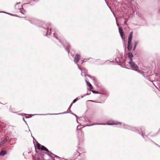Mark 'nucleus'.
I'll return each instance as SVG.
<instances>
[{
    "instance_id": "de8ad7c7",
    "label": "nucleus",
    "mask_w": 160,
    "mask_h": 160,
    "mask_svg": "<svg viewBox=\"0 0 160 160\" xmlns=\"http://www.w3.org/2000/svg\"><path fill=\"white\" fill-rule=\"evenodd\" d=\"M87 96V95H86V94H85V95H83V96H84V97H85V96Z\"/></svg>"
},
{
    "instance_id": "4c0bfd02",
    "label": "nucleus",
    "mask_w": 160,
    "mask_h": 160,
    "mask_svg": "<svg viewBox=\"0 0 160 160\" xmlns=\"http://www.w3.org/2000/svg\"><path fill=\"white\" fill-rule=\"evenodd\" d=\"M89 101H90V102H95V101H93V100H90Z\"/></svg>"
},
{
    "instance_id": "f704fd0d",
    "label": "nucleus",
    "mask_w": 160,
    "mask_h": 160,
    "mask_svg": "<svg viewBox=\"0 0 160 160\" xmlns=\"http://www.w3.org/2000/svg\"><path fill=\"white\" fill-rule=\"evenodd\" d=\"M72 104H71V105H70V106L69 107L68 109L71 108V106H72Z\"/></svg>"
},
{
    "instance_id": "a211bd4d",
    "label": "nucleus",
    "mask_w": 160,
    "mask_h": 160,
    "mask_svg": "<svg viewBox=\"0 0 160 160\" xmlns=\"http://www.w3.org/2000/svg\"><path fill=\"white\" fill-rule=\"evenodd\" d=\"M142 137L145 139V140H146V138L147 137V136H145L144 134V133L142 131Z\"/></svg>"
},
{
    "instance_id": "dca6fc26",
    "label": "nucleus",
    "mask_w": 160,
    "mask_h": 160,
    "mask_svg": "<svg viewBox=\"0 0 160 160\" xmlns=\"http://www.w3.org/2000/svg\"><path fill=\"white\" fill-rule=\"evenodd\" d=\"M41 145L39 143H37V148L38 150H40L41 149Z\"/></svg>"
},
{
    "instance_id": "37998d69",
    "label": "nucleus",
    "mask_w": 160,
    "mask_h": 160,
    "mask_svg": "<svg viewBox=\"0 0 160 160\" xmlns=\"http://www.w3.org/2000/svg\"><path fill=\"white\" fill-rule=\"evenodd\" d=\"M20 12H21V13H22V14H24V13H23V12H22V11H20Z\"/></svg>"
},
{
    "instance_id": "e433bc0d",
    "label": "nucleus",
    "mask_w": 160,
    "mask_h": 160,
    "mask_svg": "<svg viewBox=\"0 0 160 160\" xmlns=\"http://www.w3.org/2000/svg\"><path fill=\"white\" fill-rule=\"evenodd\" d=\"M23 121H24L25 122V123H26V124H27V122H26L25 121V119H24V118H23Z\"/></svg>"
},
{
    "instance_id": "b1692460",
    "label": "nucleus",
    "mask_w": 160,
    "mask_h": 160,
    "mask_svg": "<svg viewBox=\"0 0 160 160\" xmlns=\"http://www.w3.org/2000/svg\"><path fill=\"white\" fill-rule=\"evenodd\" d=\"M78 100V98H76L73 100L72 103V104H73V103H75Z\"/></svg>"
},
{
    "instance_id": "c756f323",
    "label": "nucleus",
    "mask_w": 160,
    "mask_h": 160,
    "mask_svg": "<svg viewBox=\"0 0 160 160\" xmlns=\"http://www.w3.org/2000/svg\"><path fill=\"white\" fill-rule=\"evenodd\" d=\"M124 20H125V21L124 22V23L125 24H126L127 21H128V19L127 18H125V19H124Z\"/></svg>"
},
{
    "instance_id": "49530a36",
    "label": "nucleus",
    "mask_w": 160,
    "mask_h": 160,
    "mask_svg": "<svg viewBox=\"0 0 160 160\" xmlns=\"http://www.w3.org/2000/svg\"><path fill=\"white\" fill-rule=\"evenodd\" d=\"M26 118H29V117H27V116H26Z\"/></svg>"
},
{
    "instance_id": "864d4df0",
    "label": "nucleus",
    "mask_w": 160,
    "mask_h": 160,
    "mask_svg": "<svg viewBox=\"0 0 160 160\" xmlns=\"http://www.w3.org/2000/svg\"><path fill=\"white\" fill-rule=\"evenodd\" d=\"M77 122L78 123V120H77Z\"/></svg>"
},
{
    "instance_id": "5fc2aeb1",
    "label": "nucleus",
    "mask_w": 160,
    "mask_h": 160,
    "mask_svg": "<svg viewBox=\"0 0 160 160\" xmlns=\"http://www.w3.org/2000/svg\"><path fill=\"white\" fill-rule=\"evenodd\" d=\"M116 59V60H115V61H117V58H116V59Z\"/></svg>"
},
{
    "instance_id": "6ab92c4d",
    "label": "nucleus",
    "mask_w": 160,
    "mask_h": 160,
    "mask_svg": "<svg viewBox=\"0 0 160 160\" xmlns=\"http://www.w3.org/2000/svg\"><path fill=\"white\" fill-rule=\"evenodd\" d=\"M51 154H52V155H54V156H55V157H57V158H58V156H57V155H54V154H53L52 153V154L51 153H49V152H48V155L49 156H50V157H51Z\"/></svg>"
},
{
    "instance_id": "8fccbe9b",
    "label": "nucleus",
    "mask_w": 160,
    "mask_h": 160,
    "mask_svg": "<svg viewBox=\"0 0 160 160\" xmlns=\"http://www.w3.org/2000/svg\"><path fill=\"white\" fill-rule=\"evenodd\" d=\"M24 114L25 115H28V114Z\"/></svg>"
},
{
    "instance_id": "c85d7f7f",
    "label": "nucleus",
    "mask_w": 160,
    "mask_h": 160,
    "mask_svg": "<svg viewBox=\"0 0 160 160\" xmlns=\"http://www.w3.org/2000/svg\"><path fill=\"white\" fill-rule=\"evenodd\" d=\"M45 148V147H44L43 146H42L41 147V149H40V150H44V149Z\"/></svg>"
},
{
    "instance_id": "a18cd8bd",
    "label": "nucleus",
    "mask_w": 160,
    "mask_h": 160,
    "mask_svg": "<svg viewBox=\"0 0 160 160\" xmlns=\"http://www.w3.org/2000/svg\"><path fill=\"white\" fill-rule=\"evenodd\" d=\"M71 56H72V57H73L74 56V54H72V55Z\"/></svg>"
},
{
    "instance_id": "f8f14e48",
    "label": "nucleus",
    "mask_w": 160,
    "mask_h": 160,
    "mask_svg": "<svg viewBox=\"0 0 160 160\" xmlns=\"http://www.w3.org/2000/svg\"><path fill=\"white\" fill-rule=\"evenodd\" d=\"M132 35H133V32H132L130 33L129 34L128 39L132 40Z\"/></svg>"
},
{
    "instance_id": "f03ea898",
    "label": "nucleus",
    "mask_w": 160,
    "mask_h": 160,
    "mask_svg": "<svg viewBox=\"0 0 160 160\" xmlns=\"http://www.w3.org/2000/svg\"><path fill=\"white\" fill-rule=\"evenodd\" d=\"M118 127L119 128H122L123 129L130 130L132 131H135L136 128L134 127H132L131 126L124 123L119 122Z\"/></svg>"
},
{
    "instance_id": "cd10ccee",
    "label": "nucleus",
    "mask_w": 160,
    "mask_h": 160,
    "mask_svg": "<svg viewBox=\"0 0 160 160\" xmlns=\"http://www.w3.org/2000/svg\"><path fill=\"white\" fill-rule=\"evenodd\" d=\"M98 125V123L96 122V123H93V124H92L91 125H89L88 126H93V125Z\"/></svg>"
},
{
    "instance_id": "7ed1b4c3",
    "label": "nucleus",
    "mask_w": 160,
    "mask_h": 160,
    "mask_svg": "<svg viewBox=\"0 0 160 160\" xmlns=\"http://www.w3.org/2000/svg\"><path fill=\"white\" fill-rule=\"evenodd\" d=\"M80 58V55L78 53H77L74 58V62L77 65L78 67V68L82 70L80 68L78 64V62H79Z\"/></svg>"
},
{
    "instance_id": "a878e982",
    "label": "nucleus",
    "mask_w": 160,
    "mask_h": 160,
    "mask_svg": "<svg viewBox=\"0 0 160 160\" xmlns=\"http://www.w3.org/2000/svg\"><path fill=\"white\" fill-rule=\"evenodd\" d=\"M44 151H47V152H48L49 153H51L52 154V153L51 152H50V151H49L48 150L47 148L46 147H45V148L44 149Z\"/></svg>"
},
{
    "instance_id": "2eb2a0df",
    "label": "nucleus",
    "mask_w": 160,
    "mask_h": 160,
    "mask_svg": "<svg viewBox=\"0 0 160 160\" xmlns=\"http://www.w3.org/2000/svg\"><path fill=\"white\" fill-rule=\"evenodd\" d=\"M3 12V13H6L8 14H9V15H10L11 16H16V17H18V16L16 15V14H11V13H7V12Z\"/></svg>"
},
{
    "instance_id": "393cba45",
    "label": "nucleus",
    "mask_w": 160,
    "mask_h": 160,
    "mask_svg": "<svg viewBox=\"0 0 160 160\" xmlns=\"http://www.w3.org/2000/svg\"><path fill=\"white\" fill-rule=\"evenodd\" d=\"M150 140V141H151V142H152V143H153L154 144L156 145L158 147H159L160 148V146H159L158 145L157 143H155V142H153L151 140Z\"/></svg>"
},
{
    "instance_id": "7c9ffc66",
    "label": "nucleus",
    "mask_w": 160,
    "mask_h": 160,
    "mask_svg": "<svg viewBox=\"0 0 160 160\" xmlns=\"http://www.w3.org/2000/svg\"><path fill=\"white\" fill-rule=\"evenodd\" d=\"M71 114H72V115H73L74 116L77 118H78L77 116L75 114L72 113H71Z\"/></svg>"
},
{
    "instance_id": "ddd939ff",
    "label": "nucleus",
    "mask_w": 160,
    "mask_h": 160,
    "mask_svg": "<svg viewBox=\"0 0 160 160\" xmlns=\"http://www.w3.org/2000/svg\"><path fill=\"white\" fill-rule=\"evenodd\" d=\"M132 48V46L131 44H130L129 45H128L127 49L128 51H130Z\"/></svg>"
},
{
    "instance_id": "4d7b16f0",
    "label": "nucleus",
    "mask_w": 160,
    "mask_h": 160,
    "mask_svg": "<svg viewBox=\"0 0 160 160\" xmlns=\"http://www.w3.org/2000/svg\"><path fill=\"white\" fill-rule=\"evenodd\" d=\"M1 145L0 144V147L1 146Z\"/></svg>"
},
{
    "instance_id": "0eeeda50",
    "label": "nucleus",
    "mask_w": 160,
    "mask_h": 160,
    "mask_svg": "<svg viewBox=\"0 0 160 160\" xmlns=\"http://www.w3.org/2000/svg\"><path fill=\"white\" fill-rule=\"evenodd\" d=\"M66 113V112H63L60 113H57V114H55V113L51 114V113H48L46 114H33V115H31V116L30 117H32V116H34L35 115H41V116L47 115H58V114H65Z\"/></svg>"
},
{
    "instance_id": "79ce46f5",
    "label": "nucleus",
    "mask_w": 160,
    "mask_h": 160,
    "mask_svg": "<svg viewBox=\"0 0 160 160\" xmlns=\"http://www.w3.org/2000/svg\"><path fill=\"white\" fill-rule=\"evenodd\" d=\"M85 81H86L87 84L88 82L86 80H85Z\"/></svg>"
},
{
    "instance_id": "09e8293b",
    "label": "nucleus",
    "mask_w": 160,
    "mask_h": 160,
    "mask_svg": "<svg viewBox=\"0 0 160 160\" xmlns=\"http://www.w3.org/2000/svg\"><path fill=\"white\" fill-rule=\"evenodd\" d=\"M83 97H84L83 96H81V98H83Z\"/></svg>"
},
{
    "instance_id": "1a4fd4ad",
    "label": "nucleus",
    "mask_w": 160,
    "mask_h": 160,
    "mask_svg": "<svg viewBox=\"0 0 160 160\" xmlns=\"http://www.w3.org/2000/svg\"><path fill=\"white\" fill-rule=\"evenodd\" d=\"M128 57L130 60V61H132L133 55L132 52H129L127 53Z\"/></svg>"
},
{
    "instance_id": "412c9836",
    "label": "nucleus",
    "mask_w": 160,
    "mask_h": 160,
    "mask_svg": "<svg viewBox=\"0 0 160 160\" xmlns=\"http://www.w3.org/2000/svg\"><path fill=\"white\" fill-rule=\"evenodd\" d=\"M87 85L91 89L92 88V85L89 82H88L87 84Z\"/></svg>"
},
{
    "instance_id": "473e14b6",
    "label": "nucleus",
    "mask_w": 160,
    "mask_h": 160,
    "mask_svg": "<svg viewBox=\"0 0 160 160\" xmlns=\"http://www.w3.org/2000/svg\"><path fill=\"white\" fill-rule=\"evenodd\" d=\"M87 61V59H86V58H84L83 60V62H82V64L83 63V62H86V61Z\"/></svg>"
},
{
    "instance_id": "c9c22d12",
    "label": "nucleus",
    "mask_w": 160,
    "mask_h": 160,
    "mask_svg": "<svg viewBox=\"0 0 160 160\" xmlns=\"http://www.w3.org/2000/svg\"><path fill=\"white\" fill-rule=\"evenodd\" d=\"M29 22L31 23H32V24H34V22H32V21L31 20H29Z\"/></svg>"
},
{
    "instance_id": "aec40b11",
    "label": "nucleus",
    "mask_w": 160,
    "mask_h": 160,
    "mask_svg": "<svg viewBox=\"0 0 160 160\" xmlns=\"http://www.w3.org/2000/svg\"><path fill=\"white\" fill-rule=\"evenodd\" d=\"M80 154L79 153V152L78 151H77L74 154V155L75 157L76 156H79L80 155Z\"/></svg>"
},
{
    "instance_id": "9d476101",
    "label": "nucleus",
    "mask_w": 160,
    "mask_h": 160,
    "mask_svg": "<svg viewBox=\"0 0 160 160\" xmlns=\"http://www.w3.org/2000/svg\"><path fill=\"white\" fill-rule=\"evenodd\" d=\"M8 138L6 137L3 141L0 142V144L2 145L8 141Z\"/></svg>"
},
{
    "instance_id": "a19ab883",
    "label": "nucleus",
    "mask_w": 160,
    "mask_h": 160,
    "mask_svg": "<svg viewBox=\"0 0 160 160\" xmlns=\"http://www.w3.org/2000/svg\"><path fill=\"white\" fill-rule=\"evenodd\" d=\"M90 93H87L86 94V95L87 96L89 95H90Z\"/></svg>"
},
{
    "instance_id": "f3484780",
    "label": "nucleus",
    "mask_w": 160,
    "mask_h": 160,
    "mask_svg": "<svg viewBox=\"0 0 160 160\" xmlns=\"http://www.w3.org/2000/svg\"><path fill=\"white\" fill-rule=\"evenodd\" d=\"M138 41L137 40H135L133 42V46L137 47V46L138 44Z\"/></svg>"
},
{
    "instance_id": "ea45409f",
    "label": "nucleus",
    "mask_w": 160,
    "mask_h": 160,
    "mask_svg": "<svg viewBox=\"0 0 160 160\" xmlns=\"http://www.w3.org/2000/svg\"><path fill=\"white\" fill-rule=\"evenodd\" d=\"M117 25L118 26V27H119V24L117 22Z\"/></svg>"
},
{
    "instance_id": "5701e85b",
    "label": "nucleus",
    "mask_w": 160,
    "mask_h": 160,
    "mask_svg": "<svg viewBox=\"0 0 160 160\" xmlns=\"http://www.w3.org/2000/svg\"><path fill=\"white\" fill-rule=\"evenodd\" d=\"M131 42H132V40H131L128 39V45H129L130 44H131Z\"/></svg>"
},
{
    "instance_id": "20e7f679",
    "label": "nucleus",
    "mask_w": 160,
    "mask_h": 160,
    "mask_svg": "<svg viewBox=\"0 0 160 160\" xmlns=\"http://www.w3.org/2000/svg\"><path fill=\"white\" fill-rule=\"evenodd\" d=\"M51 24H49L48 26L46 27V30L47 31V33H46V36L48 38L52 36L51 30Z\"/></svg>"
},
{
    "instance_id": "9b49d317",
    "label": "nucleus",
    "mask_w": 160,
    "mask_h": 160,
    "mask_svg": "<svg viewBox=\"0 0 160 160\" xmlns=\"http://www.w3.org/2000/svg\"><path fill=\"white\" fill-rule=\"evenodd\" d=\"M6 154L7 152L6 151L2 150L0 153V155L2 156H3Z\"/></svg>"
},
{
    "instance_id": "603ef678",
    "label": "nucleus",
    "mask_w": 160,
    "mask_h": 160,
    "mask_svg": "<svg viewBox=\"0 0 160 160\" xmlns=\"http://www.w3.org/2000/svg\"><path fill=\"white\" fill-rule=\"evenodd\" d=\"M88 76L89 77H90L89 75H88Z\"/></svg>"
},
{
    "instance_id": "4468645a",
    "label": "nucleus",
    "mask_w": 160,
    "mask_h": 160,
    "mask_svg": "<svg viewBox=\"0 0 160 160\" xmlns=\"http://www.w3.org/2000/svg\"><path fill=\"white\" fill-rule=\"evenodd\" d=\"M20 2H18L16 3L15 5V8L16 9H20L21 10V9L19 8L18 7V4L20 3Z\"/></svg>"
},
{
    "instance_id": "72a5a7b5",
    "label": "nucleus",
    "mask_w": 160,
    "mask_h": 160,
    "mask_svg": "<svg viewBox=\"0 0 160 160\" xmlns=\"http://www.w3.org/2000/svg\"><path fill=\"white\" fill-rule=\"evenodd\" d=\"M136 47L133 46V51H135V49H136Z\"/></svg>"
},
{
    "instance_id": "6e6552de",
    "label": "nucleus",
    "mask_w": 160,
    "mask_h": 160,
    "mask_svg": "<svg viewBox=\"0 0 160 160\" xmlns=\"http://www.w3.org/2000/svg\"><path fill=\"white\" fill-rule=\"evenodd\" d=\"M119 32L120 34V36L122 39H124L125 38L124 34L122 31V30L119 27L118 28Z\"/></svg>"
},
{
    "instance_id": "6e6d98bb",
    "label": "nucleus",
    "mask_w": 160,
    "mask_h": 160,
    "mask_svg": "<svg viewBox=\"0 0 160 160\" xmlns=\"http://www.w3.org/2000/svg\"><path fill=\"white\" fill-rule=\"evenodd\" d=\"M90 59H91V58H89L88 59V60H90Z\"/></svg>"
},
{
    "instance_id": "39448f33",
    "label": "nucleus",
    "mask_w": 160,
    "mask_h": 160,
    "mask_svg": "<svg viewBox=\"0 0 160 160\" xmlns=\"http://www.w3.org/2000/svg\"><path fill=\"white\" fill-rule=\"evenodd\" d=\"M119 122L118 121L113 120H108L107 123V125H119Z\"/></svg>"
},
{
    "instance_id": "4be33fe9",
    "label": "nucleus",
    "mask_w": 160,
    "mask_h": 160,
    "mask_svg": "<svg viewBox=\"0 0 160 160\" xmlns=\"http://www.w3.org/2000/svg\"><path fill=\"white\" fill-rule=\"evenodd\" d=\"M138 72V73H140V74H142L143 76H144V75L143 74L144 72H142L140 70H138V71H137Z\"/></svg>"
},
{
    "instance_id": "f257e3e1",
    "label": "nucleus",
    "mask_w": 160,
    "mask_h": 160,
    "mask_svg": "<svg viewBox=\"0 0 160 160\" xmlns=\"http://www.w3.org/2000/svg\"><path fill=\"white\" fill-rule=\"evenodd\" d=\"M53 35L54 37L57 39L58 42L63 46L66 51L68 52V54H69L70 49V45L68 43H66L65 44H63L61 41L58 39L57 36V34L56 33H53Z\"/></svg>"
},
{
    "instance_id": "423d86ee",
    "label": "nucleus",
    "mask_w": 160,
    "mask_h": 160,
    "mask_svg": "<svg viewBox=\"0 0 160 160\" xmlns=\"http://www.w3.org/2000/svg\"><path fill=\"white\" fill-rule=\"evenodd\" d=\"M128 63L133 70L138 71L137 69L138 67L137 64L134 62L132 61H129L128 62Z\"/></svg>"
},
{
    "instance_id": "13d9d810",
    "label": "nucleus",
    "mask_w": 160,
    "mask_h": 160,
    "mask_svg": "<svg viewBox=\"0 0 160 160\" xmlns=\"http://www.w3.org/2000/svg\"><path fill=\"white\" fill-rule=\"evenodd\" d=\"M159 12H160V10H159Z\"/></svg>"
},
{
    "instance_id": "bb28decb",
    "label": "nucleus",
    "mask_w": 160,
    "mask_h": 160,
    "mask_svg": "<svg viewBox=\"0 0 160 160\" xmlns=\"http://www.w3.org/2000/svg\"><path fill=\"white\" fill-rule=\"evenodd\" d=\"M91 91L93 93H96V94L99 93L97 91H95V90H92Z\"/></svg>"
},
{
    "instance_id": "2f4dec72",
    "label": "nucleus",
    "mask_w": 160,
    "mask_h": 160,
    "mask_svg": "<svg viewBox=\"0 0 160 160\" xmlns=\"http://www.w3.org/2000/svg\"><path fill=\"white\" fill-rule=\"evenodd\" d=\"M107 123H98V125H106Z\"/></svg>"
},
{
    "instance_id": "c03bdc74",
    "label": "nucleus",
    "mask_w": 160,
    "mask_h": 160,
    "mask_svg": "<svg viewBox=\"0 0 160 160\" xmlns=\"http://www.w3.org/2000/svg\"><path fill=\"white\" fill-rule=\"evenodd\" d=\"M79 133L80 134H82V133L81 132H79Z\"/></svg>"
},
{
    "instance_id": "3c124183",
    "label": "nucleus",
    "mask_w": 160,
    "mask_h": 160,
    "mask_svg": "<svg viewBox=\"0 0 160 160\" xmlns=\"http://www.w3.org/2000/svg\"><path fill=\"white\" fill-rule=\"evenodd\" d=\"M131 1H133L134 0H130Z\"/></svg>"
},
{
    "instance_id": "58836bf2",
    "label": "nucleus",
    "mask_w": 160,
    "mask_h": 160,
    "mask_svg": "<svg viewBox=\"0 0 160 160\" xmlns=\"http://www.w3.org/2000/svg\"><path fill=\"white\" fill-rule=\"evenodd\" d=\"M91 78L92 80H94V77H91Z\"/></svg>"
}]
</instances>
